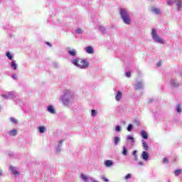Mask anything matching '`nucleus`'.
<instances>
[{
	"mask_svg": "<svg viewBox=\"0 0 182 182\" xmlns=\"http://www.w3.org/2000/svg\"><path fill=\"white\" fill-rule=\"evenodd\" d=\"M102 178L104 180V181L108 182L109 180H107V178H106L105 177H102Z\"/></svg>",
	"mask_w": 182,
	"mask_h": 182,
	"instance_id": "38",
	"label": "nucleus"
},
{
	"mask_svg": "<svg viewBox=\"0 0 182 182\" xmlns=\"http://www.w3.org/2000/svg\"><path fill=\"white\" fill-rule=\"evenodd\" d=\"M0 176H2V171L0 170Z\"/></svg>",
	"mask_w": 182,
	"mask_h": 182,
	"instance_id": "43",
	"label": "nucleus"
},
{
	"mask_svg": "<svg viewBox=\"0 0 182 182\" xmlns=\"http://www.w3.org/2000/svg\"><path fill=\"white\" fill-rule=\"evenodd\" d=\"M143 87V84L141 82H137L136 85V89H141Z\"/></svg>",
	"mask_w": 182,
	"mask_h": 182,
	"instance_id": "20",
	"label": "nucleus"
},
{
	"mask_svg": "<svg viewBox=\"0 0 182 182\" xmlns=\"http://www.w3.org/2000/svg\"><path fill=\"white\" fill-rule=\"evenodd\" d=\"M100 31H102V32H104L105 28L102 26H100Z\"/></svg>",
	"mask_w": 182,
	"mask_h": 182,
	"instance_id": "39",
	"label": "nucleus"
},
{
	"mask_svg": "<svg viewBox=\"0 0 182 182\" xmlns=\"http://www.w3.org/2000/svg\"><path fill=\"white\" fill-rule=\"evenodd\" d=\"M180 173H181V169H177L175 171L174 174H175V176H178V174H180Z\"/></svg>",
	"mask_w": 182,
	"mask_h": 182,
	"instance_id": "25",
	"label": "nucleus"
},
{
	"mask_svg": "<svg viewBox=\"0 0 182 182\" xmlns=\"http://www.w3.org/2000/svg\"><path fill=\"white\" fill-rule=\"evenodd\" d=\"M63 102L65 106L69 105V100H70V91L66 90L62 97Z\"/></svg>",
	"mask_w": 182,
	"mask_h": 182,
	"instance_id": "3",
	"label": "nucleus"
},
{
	"mask_svg": "<svg viewBox=\"0 0 182 182\" xmlns=\"http://www.w3.org/2000/svg\"><path fill=\"white\" fill-rule=\"evenodd\" d=\"M73 65L80 68V69H85L89 66V63L86 60L82 59H76L73 61Z\"/></svg>",
	"mask_w": 182,
	"mask_h": 182,
	"instance_id": "1",
	"label": "nucleus"
},
{
	"mask_svg": "<svg viewBox=\"0 0 182 182\" xmlns=\"http://www.w3.org/2000/svg\"><path fill=\"white\" fill-rule=\"evenodd\" d=\"M11 66L14 69V70H16V68H17L18 65H16V63H15V61H12Z\"/></svg>",
	"mask_w": 182,
	"mask_h": 182,
	"instance_id": "13",
	"label": "nucleus"
},
{
	"mask_svg": "<svg viewBox=\"0 0 182 182\" xmlns=\"http://www.w3.org/2000/svg\"><path fill=\"white\" fill-rule=\"evenodd\" d=\"M122 99V92L119 91L116 96V100H120Z\"/></svg>",
	"mask_w": 182,
	"mask_h": 182,
	"instance_id": "17",
	"label": "nucleus"
},
{
	"mask_svg": "<svg viewBox=\"0 0 182 182\" xmlns=\"http://www.w3.org/2000/svg\"><path fill=\"white\" fill-rule=\"evenodd\" d=\"M120 14L124 22L127 23V25L130 24V16L129 15L127 10H126V9H122L120 10Z\"/></svg>",
	"mask_w": 182,
	"mask_h": 182,
	"instance_id": "2",
	"label": "nucleus"
},
{
	"mask_svg": "<svg viewBox=\"0 0 182 182\" xmlns=\"http://www.w3.org/2000/svg\"><path fill=\"white\" fill-rule=\"evenodd\" d=\"M131 178H132V174L128 173V174L125 176V180H127V179Z\"/></svg>",
	"mask_w": 182,
	"mask_h": 182,
	"instance_id": "31",
	"label": "nucleus"
},
{
	"mask_svg": "<svg viewBox=\"0 0 182 182\" xmlns=\"http://www.w3.org/2000/svg\"><path fill=\"white\" fill-rule=\"evenodd\" d=\"M115 130H116V132H120V126H117L116 127H115Z\"/></svg>",
	"mask_w": 182,
	"mask_h": 182,
	"instance_id": "34",
	"label": "nucleus"
},
{
	"mask_svg": "<svg viewBox=\"0 0 182 182\" xmlns=\"http://www.w3.org/2000/svg\"><path fill=\"white\" fill-rule=\"evenodd\" d=\"M141 134L143 139L149 138V136L147 135V132H146V131H141Z\"/></svg>",
	"mask_w": 182,
	"mask_h": 182,
	"instance_id": "11",
	"label": "nucleus"
},
{
	"mask_svg": "<svg viewBox=\"0 0 182 182\" xmlns=\"http://www.w3.org/2000/svg\"><path fill=\"white\" fill-rule=\"evenodd\" d=\"M127 77H130V72L126 73Z\"/></svg>",
	"mask_w": 182,
	"mask_h": 182,
	"instance_id": "37",
	"label": "nucleus"
},
{
	"mask_svg": "<svg viewBox=\"0 0 182 182\" xmlns=\"http://www.w3.org/2000/svg\"><path fill=\"white\" fill-rule=\"evenodd\" d=\"M46 44L50 46V43H49V42H47Z\"/></svg>",
	"mask_w": 182,
	"mask_h": 182,
	"instance_id": "44",
	"label": "nucleus"
},
{
	"mask_svg": "<svg viewBox=\"0 0 182 182\" xmlns=\"http://www.w3.org/2000/svg\"><path fill=\"white\" fill-rule=\"evenodd\" d=\"M12 77H13V79H16L17 75H12Z\"/></svg>",
	"mask_w": 182,
	"mask_h": 182,
	"instance_id": "40",
	"label": "nucleus"
},
{
	"mask_svg": "<svg viewBox=\"0 0 182 182\" xmlns=\"http://www.w3.org/2000/svg\"><path fill=\"white\" fill-rule=\"evenodd\" d=\"M46 128L44 127H39V132L40 133H43L45 132Z\"/></svg>",
	"mask_w": 182,
	"mask_h": 182,
	"instance_id": "26",
	"label": "nucleus"
},
{
	"mask_svg": "<svg viewBox=\"0 0 182 182\" xmlns=\"http://www.w3.org/2000/svg\"><path fill=\"white\" fill-rule=\"evenodd\" d=\"M142 159L145 161H147L149 160V154L147 153V151H143V153H142Z\"/></svg>",
	"mask_w": 182,
	"mask_h": 182,
	"instance_id": "7",
	"label": "nucleus"
},
{
	"mask_svg": "<svg viewBox=\"0 0 182 182\" xmlns=\"http://www.w3.org/2000/svg\"><path fill=\"white\" fill-rule=\"evenodd\" d=\"M167 4L168 5H173V4H174V1L172 0H168Z\"/></svg>",
	"mask_w": 182,
	"mask_h": 182,
	"instance_id": "32",
	"label": "nucleus"
},
{
	"mask_svg": "<svg viewBox=\"0 0 182 182\" xmlns=\"http://www.w3.org/2000/svg\"><path fill=\"white\" fill-rule=\"evenodd\" d=\"M92 116H96V110L95 109L92 110Z\"/></svg>",
	"mask_w": 182,
	"mask_h": 182,
	"instance_id": "35",
	"label": "nucleus"
},
{
	"mask_svg": "<svg viewBox=\"0 0 182 182\" xmlns=\"http://www.w3.org/2000/svg\"><path fill=\"white\" fill-rule=\"evenodd\" d=\"M127 140H131L132 143H134V138H133V136H130V135H128L127 136Z\"/></svg>",
	"mask_w": 182,
	"mask_h": 182,
	"instance_id": "23",
	"label": "nucleus"
},
{
	"mask_svg": "<svg viewBox=\"0 0 182 182\" xmlns=\"http://www.w3.org/2000/svg\"><path fill=\"white\" fill-rule=\"evenodd\" d=\"M161 63H159L158 64H157V66H161Z\"/></svg>",
	"mask_w": 182,
	"mask_h": 182,
	"instance_id": "42",
	"label": "nucleus"
},
{
	"mask_svg": "<svg viewBox=\"0 0 182 182\" xmlns=\"http://www.w3.org/2000/svg\"><path fill=\"white\" fill-rule=\"evenodd\" d=\"M164 164L168 163V160L167 159V158H164Z\"/></svg>",
	"mask_w": 182,
	"mask_h": 182,
	"instance_id": "36",
	"label": "nucleus"
},
{
	"mask_svg": "<svg viewBox=\"0 0 182 182\" xmlns=\"http://www.w3.org/2000/svg\"><path fill=\"white\" fill-rule=\"evenodd\" d=\"M48 111L52 114L55 113V109H53V107L52 105L48 106Z\"/></svg>",
	"mask_w": 182,
	"mask_h": 182,
	"instance_id": "12",
	"label": "nucleus"
},
{
	"mask_svg": "<svg viewBox=\"0 0 182 182\" xmlns=\"http://www.w3.org/2000/svg\"><path fill=\"white\" fill-rule=\"evenodd\" d=\"M62 141H60V144L62 143Z\"/></svg>",
	"mask_w": 182,
	"mask_h": 182,
	"instance_id": "45",
	"label": "nucleus"
},
{
	"mask_svg": "<svg viewBox=\"0 0 182 182\" xmlns=\"http://www.w3.org/2000/svg\"><path fill=\"white\" fill-rule=\"evenodd\" d=\"M176 111L178 112V113H180L181 112V107L180 105H178L176 107Z\"/></svg>",
	"mask_w": 182,
	"mask_h": 182,
	"instance_id": "27",
	"label": "nucleus"
},
{
	"mask_svg": "<svg viewBox=\"0 0 182 182\" xmlns=\"http://www.w3.org/2000/svg\"><path fill=\"white\" fill-rule=\"evenodd\" d=\"M136 153H137V151H134L132 154L133 156H135V160H137V156H136Z\"/></svg>",
	"mask_w": 182,
	"mask_h": 182,
	"instance_id": "33",
	"label": "nucleus"
},
{
	"mask_svg": "<svg viewBox=\"0 0 182 182\" xmlns=\"http://www.w3.org/2000/svg\"><path fill=\"white\" fill-rule=\"evenodd\" d=\"M83 32V31H82L80 28H77L76 30H75V33H82Z\"/></svg>",
	"mask_w": 182,
	"mask_h": 182,
	"instance_id": "29",
	"label": "nucleus"
},
{
	"mask_svg": "<svg viewBox=\"0 0 182 182\" xmlns=\"http://www.w3.org/2000/svg\"><path fill=\"white\" fill-rule=\"evenodd\" d=\"M68 53H70V55L71 56H76V50H69Z\"/></svg>",
	"mask_w": 182,
	"mask_h": 182,
	"instance_id": "18",
	"label": "nucleus"
},
{
	"mask_svg": "<svg viewBox=\"0 0 182 182\" xmlns=\"http://www.w3.org/2000/svg\"><path fill=\"white\" fill-rule=\"evenodd\" d=\"M10 120L12 123H14L15 124L18 123V121H16V119H15L14 118H11Z\"/></svg>",
	"mask_w": 182,
	"mask_h": 182,
	"instance_id": "30",
	"label": "nucleus"
},
{
	"mask_svg": "<svg viewBox=\"0 0 182 182\" xmlns=\"http://www.w3.org/2000/svg\"><path fill=\"white\" fill-rule=\"evenodd\" d=\"M10 170H11L12 174H14V176H19V171H18V170H16V168H15L14 166H10Z\"/></svg>",
	"mask_w": 182,
	"mask_h": 182,
	"instance_id": "6",
	"label": "nucleus"
},
{
	"mask_svg": "<svg viewBox=\"0 0 182 182\" xmlns=\"http://www.w3.org/2000/svg\"><path fill=\"white\" fill-rule=\"evenodd\" d=\"M6 55L7 58L9 59V60H12V55H11V53L7 52Z\"/></svg>",
	"mask_w": 182,
	"mask_h": 182,
	"instance_id": "24",
	"label": "nucleus"
},
{
	"mask_svg": "<svg viewBox=\"0 0 182 182\" xmlns=\"http://www.w3.org/2000/svg\"><path fill=\"white\" fill-rule=\"evenodd\" d=\"M2 97H5V99H14L15 97V93L9 92V94L3 95Z\"/></svg>",
	"mask_w": 182,
	"mask_h": 182,
	"instance_id": "5",
	"label": "nucleus"
},
{
	"mask_svg": "<svg viewBox=\"0 0 182 182\" xmlns=\"http://www.w3.org/2000/svg\"><path fill=\"white\" fill-rule=\"evenodd\" d=\"M10 136H16V129H13L9 132Z\"/></svg>",
	"mask_w": 182,
	"mask_h": 182,
	"instance_id": "21",
	"label": "nucleus"
},
{
	"mask_svg": "<svg viewBox=\"0 0 182 182\" xmlns=\"http://www.w3.org/2000/svg\"><path fill=\"white\" fill-rule=\"evenodd\" d=\"M152 12H154V14H156V15H159V14H160V9H156V8H153L151 9Z\"/></svg>",
	"mask_w": 182,
	"mask_h": 182,
	"instance_id": "14",
	"label": "nucleus"
},
{
	"mask_svg": "<svg viewBox=\"0 0 182 182\" xmlns=\"http://www.w3.org/2000/svg\"><path fill=\"white\" fill-rule=\"evenodd\" d=\"M105 164L107 167H110V166H113V161L110 160L105 161Z\"/></svg>",
	"mask_w": 182,
	"mask_h": 182,
	"instance_id": "9",
	"label": "nucleus"
},
{
	"mask_svg": "<svg viewBox=\"0 0 182 182\" xmlns=\"http://www.w3.org/2000/svg\"><path fill=\"white\" fill-rule=\"evenodd\" d=\"M122 154L124 156H127V149L126 148V146H123Z\"/></svg>",
	"mask_w": 182,
	"mask_h": 182,
	"instance_id": "22",
	"label": "nucleus"
},
{
	"mask_svg": "<svg viewBox=\"0 0 182 182\" xmlns=\"http://www.w3.org/2000/svg\"><path fill=\"white\" fill-rule=\"evenodd\" d=\"M142 144H143L144 150H149V146H147V143H146L144 140H142Z\"/></svg>",
	"mask_w": 182,
	"mask_h": 182,
	"instance_id": "16",
	"label": "nucleus"
},
{
	"mask_svg": "<svg viewBox=\"0 0 182 182\" xmlns=\"http://www.w3.org/2000/svg\"><path fill=\"white\" fill-rule=\"evenodd\" d=\"M139 166H143V162H139Z\"/></svg>",
	"mask_w": 182,
	"mask_h": 182,
	"instance_id": "41",
	"label": "nucleus"
},
{
	"mask_svg": "<svg viewBox=\"0 0 182 182\" xmlns=\"http://www.w3.org/2000/svg\"><path fill=\"white\" fill-rule=\"evenodd\" d=\"M171 85H172L173 87H176L177 86H178V82H176V80H171Z\"/></svg>",
	"mask_w": 182,
	"mask_h": 182,
	"instance_id": "15",
	"label": "nucleus"
},
{
	"mask_svg": "<svg viewBox=\"0 0 182 182\" xmlns=\"http://www.w3.org/2000/svg\"><path fill=\"white\" fill-rule=\"evenodd\" d=\"M119 141H120V138L119 136H116L114 139V143L117 146V144H119Z\"/></svg>",
	"mask_w": 182,
	"mask_h": 182,
	"instance_id": "19",
	"label": "nucleus"
},
{
	"mask_svg": "<svg viewBox=\"0 0 182 182\" xmlns=\"http://www.w3.org/2000/svg\"><path fill=\"white\" fill-rule=\"evenodd\" d=\"M85 50H86V53H93V48H92V47H87L86 48H85Z\"/></svg>",
	"mask_w": 182,
	"mask_h": 182,
	"instance_id": "10",
	"label": "nucleus"
},
{
	"mask_svg": "<svg viewBox=\"0 0 182 182\" xmlns=\"http://www.w3.org/2000/svg\"><path fill=\"white\" fill-rule=\"evenodd\" d=\"M152 38L155 41V42H158V43H164V40L160 38L157 34H156V29H152Z\"/></svg>",
	"mask_w": 182,
	"mask_h": 182,
	"instance_id": "4",
	"label": "nucleus"
},
{
	"mask_svg": "<svg viewBox=\"0 0 182 182\" xmlns=\"http://www.w3.org/2000/svg\"><path fill=\"white\" fill-rule=\"evenodd\" d=\"M132 129H133V125H132V124H130L128 127H127V130L128 132H132Z\"/></svg>",
	"mask_w": 182,
	"mask_h": 182,
	"instance_id": "28",
	"label": "nucleus"
},
{
	"mask_svg": "<svg viewBox=\"0 0 182 182\" xmlns=\"http://www.w3.org/2000/svg\"><path fill=\"white\" fill-rule=\"evenodd\" d=\"M181 4H182V1L181 0H177L176 1V6L178 8V11H180L181 9Z\"/></svg>",
	"mask_w": 182,
	"mask_h": 182,
	"instance_id": "8",
	"label": "nucleus"
}]
</instances>
